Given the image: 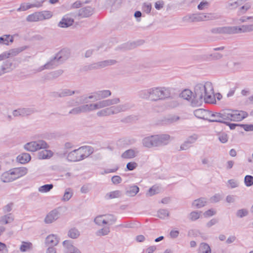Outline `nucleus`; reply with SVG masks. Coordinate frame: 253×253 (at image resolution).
<instances>
[{"label": "nucleus", "instance_id": "680f3d73", "mask_svg": "<svg viewBox=\"0 0 253 253\" xmlns=\"http://www.w3.org/2000/svg\"><path fill=\"white\" fill-rule=\"evenodd\" d=\"M221 198V196L219 194H215L214 196L211 197L210 199L211 203H216L219 202Z\"/></svg>", "mask_w": 253, "mask_h": 253}, {"label": "nucleus", "instance_id": "bb28decb", "mask_svg": "<svg viewBox=\"0 0 253 253\" xmlns=\"http://www.w3.org/2000/svg\"><path fill=\"white\" fill-rule=\"evenodd\" d=\"M180 97L183 99L192 101L193 98V92L188 89H185L183 90L179 94Z\"/></svg>", "mask_w": 253, "mask_h": 253}, {"label": "nucleus", "instance_id": "bf43d9fd", "mask_svg": "<svg viewBox=\"0 0 253 253\" xmlns=\"http://www.w3.org/2000/svg\"><path fill=\"white\" fill-rule=\"evenodd\" d=\"M138 165L135 162H129L126 164V168L128 170H133L136 168Z\"/></svg>", "mask_w": 253, "mask_h": 253}, {"label": "nucleus", "instance_id": "cd10ccee", "mask_svg": "<svg viewBox=\"0 0 253 253\" xmlns=\"http://www.w3.org/2000/svg\"><path fill=\"white\" fill-rule=\"evenodd\" d=\"M17 159L19 163L24 164L28 163L31 160V157L29 154L24 153L19 155Z\"/></svg>", "mask_w": 253, "mask_h": 253}, {"label": "nucleus", "instance_id": "6e6552de", "mask_svg": "<svg viewBox=\"0 0 253 253\" xmlns=\"http://www.w3.org/2000/svg\"><path fill=\"white\" fill-rule=\"evenodd\" d=\"M253 32V24L244 25L241 27H226L220 28L218 32L224 34H236Z\"/></svg>", "mask_w": 253, "mask_h": 253}, {"label": "nucleus", "instance_id": "3c124183", "mask_svg": "<svg viewBox=\"0 0 253 253\" xmlns=\"http://www.w3.org/2000/svg\"><path fill=\"white\" fill-rule=\"evenodd\" d=\"M201 213V212H198L196 211H192L189 214V219L192 221H195L200 218Z\"/></svg>", "mask_w": 253, "mask_h": 253}, {"label": "nucleus", "instance_id": "5fc2aeb1", "mask_svg": "<svg viewBox=\"0 0 253 253\" xmlns=\"http://www.w3.org/2000/svg\"><path fill=\"white\" fill-rule=\"evenodd\" d=\"M63 73L61 70H57L52 72L50 73L48 75V78L49 79L55 78L60 76Z\"/></svg>", "mask_w": 253, "mask_h": 253}, {"label": "nucleus", "instance_id": "b1692460", "mask_svg": "<svg viewBox=\"0 0 253 253\" xmlns=\"http://www.w3.org/2000/svg\"><path fill=\"white\" fill-rule=\"evenodd\" d=\"M0 179L3 182H10L15 180L11 170L3 173Z\"/></svg>", "mask_w": 253, "mask_h": 253}, {"label": "nucleus", "instance_id": "ea45409f", "mask_svg": "<svg viewBox=\"0 0 253 253\" xmlns=\"http://www.w3.org/2000/svg\"><path fill=\"white\" fill-rule=\"evenodd\" d=\"M121 195V191L119 190H115L107 193L106 194V197L108 199H114L119 198Z\"/></svg>", "mask_w": 253, "mask_h": 253}, {"label": "nucleus", "instance_id": "6e6d98bb", "mask_svg": "<svg viewBox=\"0 0 253 253\" xmlns=\"http://www.w3.org/2000/svg\"><path fill=\"white\" fill-rule=\"evenodd\" d=\"M228 186L231 188H235L239 186V182L235 179H230L227 181Z\"/></svg>", "mask_w": 253, "mask_h": 253}, {"label": "nucleus", "instance_id": "393cba45", "mask_svg": "<svg viewBox=\"0 0 253 253\" xmlns=\"http://www.w3.org/2000/svg\"><path fill=\"white\" fill-rule=\"evenodd\" d=\"M179 119V117L176 115H169L163 118L162 122L164 124H170L177 122Z\"/></svg>", "mask_w": 253, "mask_h": 253}, {"label": "nucleus", "instance_id": "338daca9", "mask_svg": "<svg viewBox=\"0 0 253 253\" xmlns=\"http://www.w3.org/2000/svg\"><path fill=\"white\" fill-rule=\"evenodd\" d=\"M241 126L246 131H253V125L243 124Z\"/></svg>", "mask_w": 253, "mask_h": 253}, {"label": "nucleus", "instance_id": "c85d7f7f", "mask_svg": "<svg viewBox=\"0 0 253 253\" xmlns=\"http://www.w3.org/2000/svg\"><path fill=\"white\" fill-rule=\"evenodd\" d=\"M43 149L38 153V158L40 159H48L52 156L53 153L51 151L46 150V149Z\"/></svg>", "mask_w": 253, "mask_h": 253}, {"label": "nucleus", "instance_id": "58836bf2", "mask_svg": "<svg viewBox=\"0 0 253 253\" xmlns=\"http://www.w3.org/2000/svg\"><path fill=\"white\" fill-rule=\"evenodd\" d=\"M80 234L79 230L75 228H71L68 233V236L72 239L77 238L80 236Z\"/></svg>", "mask_w": 253, "mask_h": 253}, {"label": "nucleus", "instance_id": "a878e982", "mask_svg": "<svg viewBox=\"0 0 253 253\" xmlns=\"http://www.w3.org/2000/svg\"><path fill=\"white\" fill-rule=\"evenodd\" d=\"M12 62L10 60H7L4 61L0 66V71L2 74L7 73L11 70Z\"/></svg>", "mask_w": 253, "mask_h": 253}, {"label": "nucleus", "instance_id": "6ab92c4d", "mask_svg": "<svg viewBox=\"0 0 253 253\" xmlns=\"http://www.w3.org/2000/svg\"><path fill=\"white\" fill-rule=\"evenodd\" d=\"M209 119L208 121L211 122H219L224 123L223 121L222 116L221 115V111L220 113H213L210 111Z\"/></svg>", "mask_w": 253, "mask_h": 253}, {"label": "nucleus", "instance_id": "7c9ffc66", "mask_svg": "<svg viewBox=\"0 0 253 253\" xmlns=\"http://www.w3.org/2000/svg\"><path fill=\"white\" fill-rule=\"evenodd\" d=\"M23 50V49L21 48H14L11 50H9L7 51L4 52L6 59L13 57L16 55H17L20 52H21Z\"/></svg>", "mask_w": 253, "mask_h": 253}, {"label": "nucleus", "instance_id": "8fccbe9b", "mask_svg": "<svg viewBox=\"0 0 253 253\" xmlns=\"http://www.w3.org/2000/svg\"><path fill=\"white\" fill-rule=\"evenodd\" d=\"M245 184L247 187L253 185V176L249 175L245 176L244 178Z\"/></svg>", "mask_w": 253, "mask_h": 253}, {"label": "nucleus", "instance_id": "4468645a", "mask_svg": "<svg viewBox=\"0 0 253 253\" xmlns=\"http://www.w3.org/2000/svg\"><path fill=\"white\" fill-rule=\"evenodd\" d=\"M59 238L56 234H51L45 239V244L48 246H56L59 242Z\"/></svg>", "mask_w": 253, "mask_h": 253}, {"label": "nucleus", "instance_id": "0e129e2a", "mask_svg": "<svg viewBox=\"0 0 253 253\" xmlns=\"http://www.w3.org/2000/svg\"><path fill=\"white\" fill-rule=\"evenodd\" d=\"M22 110L23 116L30 115L33 114L34 112V110L31 108H23Z\"/></svg>", "mask_w": 253, "mask_h": 253}, {"label": "nucleus", "instance_id": "2f4dec72", "mask_svg": "<svg viewBox=\"0 0 253 253\" xmlns=\"http://www.w3.org/2000/svg\"><path fill=\"white\" fill-rule=\"evenodd\" d=\"M73 190L71 188H67L65 189L64 195L61 198L63 202L68 201L73 195Z\"/></svg>", "mask_w": 253, "mask_h": 253}, {"label": "nucleus", "instance_id": "f704fd0d", "mask_svg": "<svg viewBox=\"0 0 253 253\" xmlns=\"http://www.w3.org/2000/svg\"><path fill=\"white\" fill-rule=\"evenodd\" d=\"M33 249V244L31 242H22L20 247L21 252H29Z\"/></svg>", "mask_w": 253, "mask_h": 253}, {"label": "nucleus", "instance_id": "864d4df0", "mask_svg": "<svg viewBox=\"0 0 253 253\" xmlns=\"http://www.w3.org/2000/svg\"><path fill=\"white\" fill-rule=\"evenodd\" d=\"M222 55L219 53H213L208 55L207 58L208 60H218L221 58Z\"/></svg>", "mask_w": 253, "mask_h": 253}, {"label": "nucleus", "instance_id": "c756f323", "mask_svg": "<svg viewBox=\"0 0 253 253\" xmlns=\"http://www.w3.org/2000/svg\"><path fill=\"white\" fill-rule=\"evenodd\" d=\"M198 253H211L210 246L206 243H202L200 244Z\"/></svg>", "mask_w": 253, "mask_h": 253}, {"label": "nucleus", "instance_id": "aec40b11", "mask_svg": "<svg viewBox=\"0 0 253 253\" xmlns=\"http://www.w3.org/2000/svg\"><path fill=\"white\" fill-rule=\"evenodd\" d=\"M14 220V215L10 213L3 215L0 217V224L3 225L12 223Z\"/></svg>", "mask_w": 253, "mask_h": 253}, {"label": "nucleus", "instance_id": "4be33fe9", "mask_svg": "<svg viewBox=\"0 0 253 253\" xmlns=\"http://www.w3.org/2000/svg\"><path fill=\"white\" fill-rule=\"evenodd\" d=\"M42 2L43 1H42V3H39L38 4H30L28 3H21L20 7L17 9V11H26L31 8L34 7H41L42 5Z\"/></svg>", "mask_w": 253, "mask_h": 253}, {"label": "nucleus", "instance_id": "20e7f679", "mask_svg": "<svg viewBox=\"0 0 253 253\" xmlns=\"http://www.w3.org/2000/svg\"><path fill=\"white\" fill-rule=\"evenodd\" d=\"M70 56V52L69 50L67 49H63L58 52L54 57L49 62L46 63L43 66H42L38 68L35 69L34 70V73L40 72L43 71L44 69H49L52 68L54 66L56 65L55 64L56 62H58V64L61 63L64 61L66 60L69 58Z\"/></svg>", "mask_w": 253, "mask_h": 253}, {"label": "nucleus", "instance_id": "37998d69", "mask_svg": "<svg viewBox=\"0 0 253 253\" xmlns=\"http://www.w3.org/2000/svg\"><path fill=\"white\" fill-rule=\"evenodd\" d=\"M169 211L166 209H161L158 211V216L162 219H165L169 216Z\"/></svg>", "mask_w": 253, "mask_h": 253}, {"label": "nucleus", "instance_id": "473e14b6", "mask_svg": "<svg viewBox=\"0 0 253 253\" xmlns=\"http://www.w3.org/2000/svg\"><path fill=\"white\" fill-rule=\"evenodd\" d=\"M207 204V201L205 198H202L195 200L192 203V206L197 209H200L205 206Z\"/></svg>", "mask_w": 253, "mask_h": 253}, {"label": "nucleus", "instance_id": "2eb2a0df", "mask_svg": "<svg viewBox=\"0 0 253 253\" xmlns=\"http://www.w3.org/2000/svg\"><path fill=\"white\" fill-rule=\"evenodd\" d=\"M144 147L151 148L156 147L155 135H151L144 138L142 141Z\"/></svg>", "mask_w": 253, "mask_h": 253}, {"label": "nucleus", "instance_id": "f257e3e1", "mask_svg": "<svg viewBox=\"0 0 253 253\" xmlns=\"http://www.w3.org/2000/svg\"><path fill=\"white\" fill-rule=\"evenodd\" d=\"M120 102L119 98L100 100L88 105V112L102 109L96 113L98 117H106L119 114L130 109L132 105L128 102L115 105Z\"/></svg>", "mask_w": 253, "mask_h": 253}, {"label": "nucleus", "instance_id": "49530a36", "mask_svg": "<svg viewBox=\"0 0 253 253\" xmlns=\"http://www.w3.org/2000/svg\"><path fill=\"white\" fill-rule=\"evenodd\" d=\"M9 35H6L0 37V43L8 45L9 41H10L11 42H12L13 41L12 37H11L10 41H9Z\"/></svg>", "mask_w": 253, "mask_h": 253}, {"label": "nucleus", "instance_id": "423d86ee", "mask_svg": "<svg viewBox=\"0 0 253 253\" xmlns=\"http://www.w3.org/2000/svg\"><path fill=\"white\" fill-rule=\"evenodd\" d=\"M151 101H158L169 99L171 95V89L165 86H157L150 88Z\"/></svg>", "mask_w": 253, "mask_h": 253}, {"label": "nucleus", "instance_id": "4d7b16f0", "mask_svg": "<svg viewBox=\"0 0 253 253\" xmlns=\"http://www.w3.org/2000/svg\"><path fill=\"white\" fill-rule=\"evenodd\" d=\"M248 214V211L246 209H241L237 211L236 215L240 218L247 216Z\"/></svg>", "mask_w": 253, "mask_h": 253}, {"label": "nucleus", "instance_id": "0eeeda50", "mask_svg": "<svg viewBox=\"0 0 253 253\" xmlns=\"http://www.w3.org/2000/svg\"><path fill=\"white\" fill-rule=\"evenodd\" d=\"M223 121L239 122L248 116L247 112L243 111L224 109L221 111Z\"/></svg>", "mask_w": 253, "mask_h": 253}, {"label": "nucleus", "instance_id": "e433bc0d", "mask_svg": "<svg viewBox=\"0 0 253 253\" xmlns=\"http://www.w3.org/2000/svg\"><path fill=\"white\" fill-rule=\"evenodd\" d=\"M63 246L67 250V251L70 253L76 248L74 247L71 242L69 240H65L63 242Z\"/></svg>", "mask_w": 253, "mask_h": 253}, {"label": "nucleus", "instance_id": "5701e85b", "mask_svg": "<svg viewBox=\"0 0 253 253\" xmlns=\"http://www.w3.org/2000/svg\"><path fill=\"white\" fill-rule=\"evenodd\" d=\"M93 13V9L91 7H85L80 9L79 15L82 17H87Z\"/></svg>", "mask_w": 253, "mask_h": 253}, {"label": "nucleus", "instance_id": "f8f14e48", "mask_svg": "<svg viewBox=\"0 0 253 253\" xmlns=\"http://www.w3.org/2000/svg\"><path fill=\"white\" fill-rule=\"evenodd\" d=\"M156 147L167 145L170 139V136L168 134L155 135Z\"/></svg>", "mask_w": 253, "mask_h": 253}, {"label": "nucleus", "instance_id": "f03ea898", "mask_svg": "<svg viewBox=\"0 0 253 253\" xmlns=\"http://www.w3.org/2000/svg\"><path fill=\"white\" fill-rule=\"evenodd\" d=\"M214 94L211 83L206 82L196 84L194 88L192 105L196 106L202 103H213Z\"/></svg>", "mask_w": 253, "mask_h": 253}, {"label": "nucleus", "instance_id": "774afa93", "mask_svg": "<svg viewBox=\"0 0 253 253\" xmlns=\"http://www.w3.org/2000/svg\"><path fill=\"white\" fill-rule=\"evenodd\" d=\"M190 144L186 140L180 146L179 150H186L190 147Z\"/></svg>", "mask_w": 253, "mask_h": 253}, {"label": "nucleus", "instance_id": "a18cd8bd", "mask_svg": "<svg viewBox=\"0 0 253 253\" xmlns=\"http://www.w3.org/2000/svg\"><path fill=\"white\" fill-rule=\"evenodd\" d=\"M168 107L170 108H174L179 106V103L176 99H172L167 102Z\"/></svg>", "mask_w": 253, "mask_h": 253}, {"label": "nucleus", "instance_id": "4c0bfd02", "mask_svg": "<svg viewBox=\"0 0 253 253\" xmlns=\"http://www.w3.org/2000/svg\"><path fill=\"white\" fill-rule=\"evenodd\" d=\"M53 185L52 184H45L39 187L38 188V191L39 192L42 193H47L50 191L53 188Z\"/></svg>", "mask_w": 253, "mask_h": 253}, {"label": "nucleus", "instance_id": "9b49d317", "mask_svg": "<svg viewBox=\"0 0 253 253\" xmlns=\"http://www.w3.org/2000/svg\"><path fill=\"white\" fill-rule=\"evenodd\" d=\"M60 212L57 209H54L49 212L44 219V222L46 224H51L59 218Z\"/></svg>", "mask_w": 253, "mask_h": 253}, {"label": "nucleus", "instance_id": "a19ab883", "mask_svg": "<svg viewBox=\"0 0 253 253\" xmlns=\"http://www.w3.org/2000/svg\"><path fill=\"white\" fill-rule=\"evenodd\" d=\"M139 95H140V97H141L143 99L151 100L150 88L148 89H146V90L141 91L140 92Z\"/></svg>", "mask_w": 253, "mask_h": 253}, {"label": "nucleus", "instance_id": "a211bd4d", "mask_svg": "<svg viewBox=\"0 0 253 253\" xmlns=\"http://www.w3.org/2000/svg\"><path fill=\"white\" fill-rule=\"evenodd\" d=\"M12 171V173L15 178V180L20 178L25 175H26L27 173L28 169L26 168L21 167L18 168L13 169Z\"/></svg>", "mask_w": 253, "mask_h": 253}, {"label": "nucleus", "instance_id": "603ef678", "mask_svg": "<svg viewBox=\"0 0 253 253\" xmlns=\"http://www.w3.org/2000/svg\"><path fill=\"white\" fill-rule=\"evenodd\" d=\"M74 91L71 90L69 89H65L62 90L59 94L60 97H65L67 96L72 95L74 94Z\"/></svg>", "mask_w": 253, "mask_h": 253}, {"label": "nucleus", "instance_id": "72a5a7b5", "mask_svg": "<svg viewBox=\"0 0 253 253\" xmlns=\"http://www.w3.org/2000/svg\"><path fill=\"white\" fill-rule=\"evenodd\" d=\"M40 12H36L30 15H29L26 17V20L28 22H33L41 21Z\"/></svg>", "mask_w": 253, "mask_h": 253}, {"label": "nucleus", "instance_id": "de8ad7c7", "mask_svg": "<svg viewBox=\"0 0 253 253\" xmlns=\"http://www.w3.org/2000/svg\"><path fill=\"white\" fill-rule=\"evenodd\" d=\"M40 16L41 18V21L45 20V19H48L50 18L52 14L51 13V12L49 11H44L42 12H40Z\"/></svg>", "mask_w": 253, "mask_h": 253}, {"label": "nucleus", "instance_id": "09e8293b", "mask_svg": "<svg viewBox=\"0 0 253 253\" xmlns=\"http://www.w3.org/2000/svg\"><path fill=\"white\" fill-rule=\"evenodd\" d=\"M239 5L238 0H230L228 2V7L231 9H234Z\"/></svg>", "mask_w": 253, "mask_h": 253}, {"label": "nucleus", "instance_id": "7ed1b4c3", "mask_svg": "<svg viewBox=\"0 0 253 253\" xmlns=\"http://www.w3.org/2000/svg\"><path fill=\"white\" fill-rule=\"evenodd\" d=\"M94 221L99 226L106 225V226L97 230L95 234L97 236L107 235L110 232V226L116 221V218L112 214L100 215L96 216Z\"/></svg>", "mask_w": 253, "mask_h": 253}, {"label": "nucleus", "instance_id": "c03bdc74", "mask_svg": "<svg viewBox=\"0 0 253 253\" xmlns=\"http://www.w3.org/2000/svg\"><path fill=\"white\" fill-rule=\"evenodd\" d=\"M160 189L158 186H153L150 188L146 193L147 196H152L159 193Z\"/></svg>", "mask_w": 253, "mask_h": 253}, {"label": "nucleus", "instance_id": "412c9836", "mask_svg": "<svg viewBox=\"0 0 253 253\" xmlns=\"http://www.w3.org/2000/svg\"><path fill=\"white\" fill-rule=\"evenodd\" d=\"M74 22L72 18L64 16L58 23V26L61 28H67L71 26Z\"/></svg>", "mask_w": 253, "mask_h": 253}, {"label": "nucleus", "instance_id": "f3484780", "mask_svg": "<svg viewBox=\"0 0 253 253\" xmlns=\"http://www.w3.org/2000/svg\"><path fill=\"white\" fill-rule=\"evenodd\" d=\"M138 153V151L136 149H130L123 153L121 157L124 159H131L136 157Z\"/></svg>", "mask_w": 253, "mask_h": 253}, {"label": "nucleus", "instance_id": "e2e57ef3", "mask_svg": "<svg viewBox=\"0 0 253 253\" xmlns=\"http://www.w3.org/2000/svg\"><path fill=\"white\" fill-rule=\"evenodd\" d=\"M88 105L85 104L78 107L80 114L88 112Z\"/></svg>", "mask_w": 253, "mask_h": 253}, {"label": "nucleus", "instance_id": "c9c22d12", "mask_svg": "<svg viewBox=\"0 0 253 253\" xmlns=\"http://www.w3.org/2000/svg\"><path fill=\"white\" fill-rule=\"evenodd\" d=\"M139 187L134 185L129 187L126 191V194L128 196L133 197L136 195L139 192Z\"/></svg>", "mask_w": 253, "mask_h": 253}, {"label": "nucleus", "instance_id": "39448f33", "mask_svg": "<svg viewBox=\"0 0 253 253\" xmlns=\"http://www.w3.org/2000/svg\"><path fill=\"white\" fill-rule=\"evenodd\" d=\"M93 152V149L88 146L81 147L68 153L67 158L71 162H78L88 157Z\"/></svg>", "mask_w": 253, "mask_h": 253}, {"label": "nucleus", "instance_id": "052dcab7", "mask_svg": "<svg viewBox=\"0 0 253 253\" xmlns=\"http://www.w3.org/2000/svg\"><path fill=\"white\" fill-rule=\"evenodd\" d=\"M13 206V203H9L8 204H7L6 205H5V206L3 207V208L2 209L4 213H8V212H10L12 210Z\"/></svg>", "mask_w": 253, "mask_h": 253}, {"label": "nucleus", "instance_id": "79ce46f5", "mask_svg": "<svg viewBox=\"0 0 253 253\" xmlns=\"http://www.w3.org/2000/svg\"><path fill=\"white\" fill-rule=\"evenodd\" d=\"M97 92L100 99L107 98L111 95V92L109 90H99Z\"/></svg>", "mask_w": 253, "mask_h": 253}, {"label": "nucleus", "instance_id": "13d9d810", "mask_svg": "<svg viewBox=\"0 0 253 253\" xmlns=\"http://www.w3.org/2000/svg\"><path fill=\"white\" fill-rule=\"evenodd\" d=\"M198 136L197 134H194L190 136H189L186 141L191 145L192 143H194L196 142V141L198 139Z\"/></svg>", "mask_w": 253, "mask_h": 253}, {"label": "nucleus", "instance_id": "9d476101", "mask_svg": "<svg viewBox=\"0 0 253 253\" xmlns=\"http://www.w3.org/2000/svg\"><path fill=\"white\" fill-rule=\"evenodd\" d=\"M48 147L46 142L42 140L31 141L24 145V148L27 151L36 152L42 149H46Z\"/></svg>", "mask_w": 253, "mask_h": 253}, {"label": "nucleus", "instance_id": "ddd939ff", "mask_svg": "<svg viewBox=\"0 0 253 253\" xmlns=\"http://www.w3.org/2000/svg\"><path fill=\"white\" fill-rule=\"evenodd\" d=\"M115 61L113 60H106L93 63L90 66V69H100L107 67L109 65H113L115 63Z\"/></svg>", "mask_w": 253, "mask_h": 253}, {"label": "nucleus", "instance_id": "69168bd1", "mask_svg": "<svg viewBox=\"0 0 253 253\" xmlns=\"http://www.w3.org/2000/svg\"><path fill=\"white\" fill-rule=\"evenodd\" d=\"M143 10L147 13H149L151 10V4L150 3H145L142 7Z\"/></svg>", "mask_w": 253, "mask_h": 253}, {"label": "nucleus", "instance_id": "1a4fd4ad", "mask_svg": "<svg viewBox=\"0 0 253 253\" xmlns=\"http://www.w3.org/2000/svg\"><path fill=\"white\" fill-rule=\"evenodd\" d=\"M215 17L211 14L197 13L187 15L182 18L184 22L190 23L212 20Z\"/></svg>", "mask_w": 253, "mask_h": 253}, {"label": "nucleus", "instance_id": "dca6fc26", "mask_svg": "<svg viewBox=\"0 0 253 253\" xmlns=\"http://www.w3.org/2000/svg\"><path fill=\"white\" fill-rule=\"evenodd\" d=\"M194 114L197 118L208 120L210 111L203 109H198L194 111Z\"/></svg>", "mask_w": 253, "mask_h": 253}]
</instances>
